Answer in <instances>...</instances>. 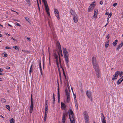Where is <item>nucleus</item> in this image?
<instances>
[{
    "label": "nucleus",
    "mask_w": 123,
    "mask_h": 123,
    "mask_svg": "<svg viewBox=\"0 0 123 123\" xmlns=\"http://www.w3.org/2000/svg\"><path fill=\"white\" fill-rule=\"evenodd\" d=\"M56 44L58 49V52L59 55V58L56 59V64L57 66V67L58 69H59V64L60 66L61 67H62L61 63V61L60 57V54H61V56H63V55L62 53V51L61 49V45L59 41H57V42L56 43Z\"/></svg>",
    "instance_id": "f257e3e1"
},
{
    "label": "nucleus",
    "mask_w": 123,
    "mask_h": 123,
    "mask_svg": "<svg viewBox=\"0 0 123 123\" xmlns=\"http://www.w3.org/2000/svg\"><path fill=\"white\" fill-rule=\"evenodd\" d=\"M92 62L93 67L94 68L96 72V75L98 78L99 77L100 75L99 73V67L97 63L96 58L95 57H93L92 58Z\"/></svg>",
    "instance_id": "f03ea898"
},
{
    "label": "nucleus",
    "mask_w": 123,
    "mask_h": 123,
    "mask_svg": "<svg viewBox=\"0 0 123 123\" xmlns=\"http://www.w3.org/2000/svg\"><path fill=\"white\" fill-rule=\"evenodd\" d=\"M62 51L64 55V58L66 63V65L67 67L68 68L69 65L68 62H69V54L67 51L66 49L65 48L63 47L62 48Z\"/></svg>",
    "instance_id": "7ed1b4c3"
},
{
    "label": "nucleus",
    "mask_w": 123,
    "mask_h": 123,
    "mask_svg": "<svg viewBox=\"0 0 123 123\" xmlns=\"http://www.w3.org/2000/svg\"><path fill=\"white\" fill-rule=\"evenodd\" d=\"M42 0V1L44 3L45 10L47 12L48 15L49 16H50L46 0Z\"/></svg>",
    "instance_id": "20e7f679"
},
{
    "label": "nucleus",
    "mask_w": 123,
    "mask_h": 123,
    "mask_svg": "<svg viewBox=\"0 0 123 123\" xmlns=\"http://www.w3.org/2000/svg\"><path fill=\"white\" fill-rule=\"evenodd\" d=\"M95 2H92L88 8V12H92L95 7Z\"/></svg>",
    "instance_id": "39448f33"
},
{
    "label": "nucleus",
    "mask_w": 123,
    "mask_h": 123,
    "mask_svg": "<svg viewBox=\"0 0 123 123\" xmlns=\"http://www.w3.org/2000/svg\"><path fill=\"white\" fill-rule=\"evenodd\" d=\"M63 116L62 117V123H65L66 117L67 116L68 113L65 112L63 113Z\"/></svg>",
    "instance_id": "423d86ee"
},
{
    "label": "nucleus",
    "mask_w": 123,
    "mask_h": 123,
    "mask_svg": "<svg viewBox=\"0 0 123 123\" xmlns=\"http://www.w3.org/2000/svg\"><path fill=\"white\" fill-rule=\"evenodd\" d=\"M98 14V10L97 9H95L94 11V14L93 15L92 17V19L95 20L97 18Z\"/></svg>",
    "instance_id": "0eeeda50"
},
{
    "label": "nucleus",
    "mask_w": 123,
    "mask_h": 123,
    "mask_svg": "<svg viewBox=\"0 0 123 123\" xmlns=\"http://www.w3.org/2000/svg\"><path fill=\"white\" fill-rule=\"evenodd\" d=\"M69 116L71 123H75L74 117V114L69 115Z\"/></svg>",
    "instance_id": "6e6552de"
},
{
    "label": "nucleus",
    "mask_w": 123,
    "mask_h": 123,
    "mask_svg": "<svg viewBox=\"0 0 123 123\" xmlns=\"http://www.w3.org/2000/svg\"><path fill=\"white\" fill-rule=\"evenodd\" d=\"M119 73V71H118L116 72L115 74L113 76L112 79V80H114L115 79H116L117 78Z\"/></svg>",
    "instance_id": "1a4fd4ad"
},
{
    "label": "nucleus",
    "mask_w": 123,
    "mask_h": 123,
    "mask_svg": "<svg viewBox=\"0 0 123 123\" xmlns=\"http://www.w3.org/2000/svg\"><path fill=\"white\" fill-rule=\"evenodd\" d=\"M83 115L84 116L85 120H89V116L86 111H84Z\"/></svg>",
    "instance_id": "9d476101"
},
{
    "label": "nucleus",
    "mask_w": 123,
    "mask_h": 123,
    "mask_svg": "<svg viewBox=\"0 0 123 123\" xmlns=\"http://www.w3.org/2000/svg\"><path fill=\"white\" fill-rule=\"evenodd\" d=\"M62 70H63V75H64V82L66 83H67V85H68V84L69 85L68 81V79L66 78V75H65V73L64 70V69L63 68H62Z\"/></svg>",
    "instance_id": "9b49d317"
},
{
    "label": "nucleus",
    "mask_w": 123,
    "mask_h": 123,
    "mask_svg": "<svg viewBox=\"0 0 123 123\" xmlns=\"http://www.w3.org/2000/svg\"><path fill=\"white\" fill-rule=\"evenodd\" d=\"M67 96L66 101L67 103H68L70 100V93L68 92H66Z\"/></svg>",
    "instance_id": "f8f14e48"
},
{
    "label": "nucleus",
    "mask_w": 123,
    "mask_h": 123,
    "mask_svg": "<svg viewBox=\"0 0 123 123\" xmlns=\"http://www.w3.org/2000/svg\"><path fill=\"white\" fill-rule=\"evenodd\" d=\"M86 94L88 98L91 100L92 98L91 97V92L89 90H87L86 92Z\"/></svg>",
    "instance_id": "ddd939ff"
},
{
    "label": "nucleus",
    "mask_w": 123,
    "mask_h": 123,
    "mask_svg": "<svg viewBox=\"0 0 123 123\" xmlns=\"http://www.w3.org/2000/svg\"><path fill=\"white\" fill-rule=\"evenodd\" d=\"M73 19L74 22L77 23L78 20V18L77 15H75L74 16H73Z\"/></svg>",
    "instance_id": "4468645a"
},
{
    "label": "nucleus",
    "mask_w": 123,
    "mask_h": 123,
    "mask_svg": "<svg viewBox=\"0 0 123 123\" xmlns=\"http://www.w3.org/2000/svg\"><path fill=\"white\" fill-rule=\"evenodd\" d=\"M101 115L102 116V117L101 118L102 123H106V121L105 119V117L102 113H101Z\"/></svg>",
    "instance_id": "2eb2a0df"
},
{
    "label": "nucleus",
    "mask_w": 123,
    "mask_h": 123,
    "mask_svg": "<svg viewBox=\"0 0 123 123\" xmlns=\"http://www.w3.org/2000/svg\"><path fill=\"white\" fill-rule=\"evenodd\" d=\"M33 108V101H31V104L30 108V113L32 112Z\"/></svg>",
    "instance_id": "dca6fc26"
},
{
    "label": "nucleus",
    "mask_w": 123,
    "mask_h": 123,
    "mask_svg": "<svg viewBox=\"0 0 123 123\" xmlns=\"http://www.w3.org/2000/svg\"><path fill=\"white\" fill-rule=\"evenodd\" d=\"M61 109H62L64 110L66 107V105L63 102L61 103Z\"/></svg>",
    "instance_id": "f3484780"
},
{
    "label": "nucleus",
    "mask_w": 123,
    "mask_h": 123,
    "mask_svg": "<svg viewBox=\"0 0 123 123\" xmlns=\"http://www.w3.org/2000/svg\"><path fill=\"white\" fill-rule=\"evenodd\" d=\"M123 80V76L118 80L117 82V84L118 85L119 84L122 82Z\"/></svg>",
    "instance_id": "a211bd4d"
},
{
    "label": "nucleus",
    "mask_w": 123,
    "mask_h": 123,
    "mask_svg": "<svg viewBox=\"0 0 123 123\" xmlns=\"http://www.w3.org/2000/svg\"><path fill=\"white\" fill-rule=\"evenodd\" d=\"M70 12L73 16H74L75 15H77L75 12V11L73 10H71L70 11Z\"/></svg>",
    "instance_id": "6ab92c4d"
},
{
    "label": "nucleus",
    "mask_w": 123,
    "mask_h": 123,
    "mask_svg": "<svg viewBox=\"0 0 123 123\" xmlns=\"http://www.w3.org/2000/svg\"><path fill=\"white\" fill-rule=\"evenodd\" d=\"M33 64H32L30 66V70H29V74L30 75H31V72L32 71L33 68H32Z\"/></svg>",
    "instance_id": "aec40b11"
},
{
    "label": "nucleus",
    "mask_w": 123,
    "mask_h": 123,
    "mask_svg": "<svg viewBox=\"0 0 123 123\" xmlns=\"http://www.w3.org/2000/svg\"><path fill=\"white\" fill-rule=\"evenodd\" d=\"M2 55L3 57H7L8 56L7 54L5 52L3 53Z\"/></svg>",
    "instance_id": "412c9836"
},
{
    "label": "nucleus",
    "mask_w": 123,
    "mask_h": 123,
    "mask_svg": "<svg viewBox=\"0 0 123 123\" xmlns=\"http://www.w3.org/2000/svg\"><path fill=\"white\" fill-rule=\"evenodd\" d=\"M54 56L56 59L59 58V56L58 57L57 55L55 53L54 54Z\"/></svg>",
    "instance_id": "4be33fe9"
},
{
    "label": "nucleus",
    "mask_w": 123,
    "mask_h": 123,
    "mask_svg": "<svg viewBox=\"0 0 123 123\" xmlns=\"http://www.w3.org/2000/svg\"><path fill=\"white\" fill-rule=\"evenodd\" d=\"M109 40H108L105 43V46L106 48L107 47L109 44Z\"/></svg>",
    "instance_id": "5701e85b"
},
{
    "label": "nucleus",
    "mask_w": 123,
    "mask_h": 123,
    "mask_svg": "<svg viewBox=\"0 0 123 123\" xmlns=\"http://www.w3.org/2000/svg\"><path fill=\"white\" fill-rule=\"evenodd\" d=\"M58 100L60 99L59 89L58 87Z\"/></svg>",
    "instance_id": "b1692460"
},
{
    "label": "nucleus",
    "mask_w": 123,
    "mask_h": 123,
    "mask_svg": "<svg viewBox=\"0 0 123 123\" xmlns=\"http://www.w3.org/2000/svg\"><path fill=\"white\" fill-rule=\"evenodd\" d=\"M39 67H40V72L42 75V70L41 69V63H40L39 64Z\"/></svg>",
    "instance_id": "393cba45"
},
{
    "label": "nucleus",
    "mask_w": 123,
    "mask_h": 123,
    "mask_svg": "<svg viewBox=\"0 0 123 123\" xmlns=\"http://www.w3.org/2000/svg\"><path fill=\"white\" fill-rule=\"evenodd\" d=\"M54 12L55 14L59 13L58 10L55 8L54 9Z\"/></svg>",
    "instance_id": "a878e982"
},
{
    "label": "nucleus",
    "mask_w": 123,
    "mask_h": 123,
    "mask_svg": "<svg viewBox=\"0 0 123 123\" xmlns=\"http://www.w3.org/2000/svg\"><path fill=\"white\" fill-rule=\"evenodd\" d=\"M122 47V45H121V44H120L117 47L116 49L117 50H118L121 47Z\"/></svg>",
    "instance_id": "bb28decb"
},
{
    "label": "nucleus",
    "mask_w": 123,
    "mask_h": 123,
    "mask_svg": "<svg viewBox=\"0 0 123 123\" xmlns=\"http://www.w3.org/2000/svg\"><path fill=\"white\" fill-rule=\"evenodd\" d=\"M10 123H14L15 120L13 118H12L11 120H10Z\"/></svg>",
    "instance_id": "cd10ccee"
},
{
    "label": "nucleus",
    "mask_w": 123,
    "mask_h": 123,
    "mask_svg": "<svg viewBox=\"0 0 123 123\" xmlns=\"http://www.w3.org/2000/svg\"><path fill=\"white\" fill-rule=\"evenodd\" d=\"M118 42V40H116L113 43V46L115 45Z\"/></svg>",
    "instance_id": "c85d7f7f"
},
{
    "label": "nucleus",
    "mask_w": 123,
    "mask_h": 123,
    "mask_svg": "<svg viewBox=\"0 0 123 123\" xmlns=\"http://www.w3.org/2000/svg\"><path fill=\"white\" fill-rule=\"evenodd\" d=\"M48 101L47 100L45 101V107H48Z\"/></svg>",
    "instance_id": "c756f323"
},
{
    "label": "nucleus",
    "mask_w": 123,
    "mask_h": 123,
    "mask_svg": "<svg viewBox=\"0 0 123 123\" xmlns=\"http://www.w3.org/2000/svg\"><path fill=\"white\" fill-rule=\"evenodd\" d=\"M68 113L69 115L73 114V111L71 110H70L69 111Z\"/></svg>",
    "instance_id": "7c9ffc66"
},
{
    "label": "nucleus",
    "mask_w": 123,
    "mask_h": 123,
    "mask_svg": "<svg viewBox=\"0 0 123 123\" xmlns=\"http://www.w3.org/2000/svg\"><path fill=\"white\" fill-rule=\"evenodd\" d=\"M13 48H14L15 49L19 50V48L16 46H13Z\"/></svg>",
    "instance_id": "2f4dec72"
},
{
    "label": "nucleus",
    "mask_w": 123,
    "mask_h": 123,
    "mask_svg": "<svg viewBox=\"0 0 123 123\" xmlns=\"http://www.w3.org/2000/svg\"><path fill=\"white\" fill-rule=\"evenodd\" d=\"M25 1L27 2V4L30 6V0H25Z\"/></svg>",
    "instance_id": "473e14b6"
},
{
    "label": "nucleus",
    "mask_w": 123,
    "mask_h": 123,
    "mask_svg": "<svg viewBox=\"0 0 123 123\" xmlns=\"http://www.w3.org/2000/svg\"><path fill=\"white\" fill-rule=\"evenodd\" d=\"M55 16H56V17H57L58 20H59L60 18H59V13H57V14H55Z\"/></svg>",
    "instance_id": "72a5a7b5"
},
{
    "label": "nucleus",
    "mask_w": 123,
    "mask_h": 123,
    "mask_svg": "<svg viewBox=\"0 0 123 123\" xmlns=\"http://www.w3.org/2000/svg\"><path fill=\"white\" fill-rule=\"evenodd\" d=\"M6 107L10 111V107L9 105H6Z\"/></svg>",
    "instance_id": "f704fd0d"
},
{
    "label": "nucleus",
    "mask_w": 123,
    "mask_h": 123,
    "mask_svg": "<svg viewBox=\"0 0 123 123\" xmlns=\"http://www.w3.org/2000/svg\"><path fill=\"white\" fill-rule=\"evenodd\" d=\"M1 101L3 103H5L6 102V100L4 98H2L1 99Z\"/></svg>",
    "instance_id": "c9c22d12"
},
{
    "label": "nucleus",
    "mask_w": 123,
    "mask_h": 123,
    "mask_svg": "<svg viewBox=\"0 0 123 123\" xmlns=\"http://www.w3.org/2000/svg\"><path fill=\"white\" fill-rule=\"evenodd\" d=\"M123 74V72H119V75L120 77H121L122 75Z\"/></svg>",
    "instance_id": "e433bc0d"
},
{
    "label": "nucleus",
    "mask_w": 123,
    "mask_h": 123,
    "mask_svg": "<svg viewBox=\"0 0 123 123\" xmlns=\"http://www.w3.org/2000/svg\"><path fill=\"white\" fill-rule=\"evenodd\" d=\"M112 15V13H110L108 15V17L109 18H110L111 17Z\"/></svg>",
    "instance_id": "4c0bfd02"
},
{
    "label": "nucleus",
    "mask_w": 123,
    "mask_h": 123,
    "mask_svg": "<svg viewBox=\"0 0 123 123\" xmlns=\"http://www.w3.org/2000/svg\"><path fill=\"white\" fill-rule=\"evenodd\" d=\"M110 37L109 35V34H108L106 36V37L108 39L107 40H109V38Z\"/></svg>",
    "instance_id": "58836bf2"
},
{
    "label": "nucleus",
    "mask_w": 123,
    "mask_h": 123,
    "mask_svg": "<svg viewBox=\"0 0 123 123\" xmlns=\"http://www.w3.org/2000/svg\"><path fill=\"white\" fill-rule=\"evenodd\" d=\"M48 52H49V63H50V52L49 50H48Z\"/></svg>",
    "instance_id": "ea45409f"
},
{
    "label": "nucleus",
    "mask_w": 123,
    "mask_h": 123,
    "mask_svg": "<svg viewBox=\"0 0 123 123\" xmlns=\"http://www.w3.org/2000/svg\"><path fill=\"white\" fill-rule=\"evenodd\" d=\"M85 123H89V120H85Z\"/></svg>",
    "instance_id": "a19ab883"
},
{
    "label": "nucleus",
    "mask_w": 123,
    "mask_h": 123,
    "mask_svg": "<svg viewBox=\"0 0 123 123\" xmlns=\"http://www.w3.org/2000/svg\"><path fill=\"white\" fill-rule=\"evenodd\" d=\"M47 115H45L44 117V121L45 122L46 121V119L47 118Z\"/></svg>",
    "instance_id": "79ce46f5"
},
{
    "label": "nucleus",
    "mask_w": 123,
    "mask_h": 123,
    "mask_svg": "<svg viewBox=\"0 0 123 123\" xmlns=\"http://www.w3.org/2000/svg\"><path fill=\"white\" fill-rule=\"evenodd\" d=\"M16 25L18 26H20V25L18 23L16 22Z\"/></svg>",
    "instance_id": "37998d69"
},
{
    "label": "nucleus",
    "mask_w": 123,
    "mask_h": 123,
    "mask_svg": "<svg viewBox=\"0 0 123 123\" xmlns=\"http://www.w3.org/2000/svg\"><path fill=\"white\" fill-rule=\"evenodd\" d=\"M74 101H76V96H75V95H74Z\"/></svg>",
    "instance_id": "c03bdc74"
},
{
    "label": "nucleus",
    "mask_w": 123,
    "mask_h": 123,
    "mask_svg": "<svg viewBox=\"0 0 123 123\" xmlns=\"http://www.w3.org/2000/svg\"><path fill=\"white\" fill-rule=\"evenodd\" d=\"M6 49H10L11 48L8 46H6L5 48Z\"/></svg>",
    "instance_id": "a18cd8bd"
},
{
    "label": "nucleus",
    "mask_w": 123,
    "mask_h": 123,
    "mask_svg": "<svg viewBox=\"0 0 123 123\" xmlns=\"http://www.w3.org/2000/svg\"><path fill=\"white\" fill-rule=\"evenodd\" d=\"M117 5V3H115L113 5V6L114 7H115Z\"/></svg>",
    "instance_id": "49530a36"
},
{
    "label": "nucleus",
    "mask_w": 123,
    "mask_h": 123,
    "mask_svg": "<svg viewBox=\"0 0 123 123\" xmlns=\"http://www.w3.org/2000/svg\"><path fill=\"white\" fill-rule=\"evenodd\" d=\"M32 96V94H31V101H33Z\"/></svg>",
    "instance_id": "de8ad7c7"
},
{
    "label": "nucleus",
    "mask_w": 123,
    "mask_h": 123,
    "mask_svg": "<svg viewBox=\"0 0 123 123\" xmlns=\"http://www.w3.org/2000/svg\"><path fill=\"white\" fill-rule=\"evenodd\" d=\"M53 100L54 101L55 100V96H54V93L53 94Z\"/></svg>",
    "instance_id": "09e8293b"
},
{
    "label": "nucleus",
    "mask_w": 123,
    "mask_h": 123,
    "mask_svg": "<svg viewBox=\"0 0 123 123\" xmlns=\"http://www.w3.org/2000/svg\"><path fill=\"white\" fill-rule=\"evenodd\" d=\"M25 19L26 20L28 21H29V18H25Z\"/></svg>",
    "instance_id": "8fccbe9b"
},
{
    "label": "nucleus",
    "mask_w": 123,
    "mask_h": 123,
    "mask_svg": "<svg viewBox=\"0 0 123 123\" xmlns=\"http://www.w3.org/2000/svg\"><path fill=\"white\" fill-rule=\"evenodd\" d=\"M48 113V111H45V115H47Z\"/></svg>",
    "instance_id": "3c124183"
},
{
    "label": "nucleus",
    "mask_w": 123,
    "mask_h": 123,
    "mask_svg": "<svg viewBox=\"0 0 123 123\" xmlns=\"http://www.w3.org/2000/svg\"><path fill=\"white\" fill-rule=\"evenodd\" d=\"M27 38L29 40V41H31V40L30 38H29L28 37H27Z\"/></svg>",
    "instance_id": "603ef678"
},
{
    "label": "nucleus",
    "mask_w": 123,
    "mask_h": 123,
    "mask_svg": "<svg viewBox=\"0 0 123 123\" xmlns=\"http://www.w3.org/2000/svg\"><path fill=\"white\" fill-rule=\"evenodd\" d=\"M6 69H10V67H6Z\"/></svg>",
    "instance_id": "864d4df0"
},
{
    "label": "nucleus",
    "mask_w": 123,
    "mask_h": 123,
    "mask_svg": "<svg viewBox=\"0 0 123 123\" xmlns=\"http://www.w3.org/2000/svg\"><path fill=\"white\" fill-rule=\"evenodd\" d=\"M59 76H60V80H61V73H59Z\"/></svg>",
    "instance_id": "5fc2aeb1"
},
{
    "label": "nucleus",
    "mask_w": 123,
    "mask_h": 123,
    "mask_svg": "<svg viewBox=\"0 0 123 123\" xmlns=\"http://www.w3.org/2000/svg\"><path fill=\"white\" fill-rule=\"evenodd\" d=\"M48 110V107H45V111H47Z\"/></svg>",
    "instance_id": "6e6d98bb"
},
{
    "label": "nucleus",
    "mask_w": 123,
    "mask_h": 123,
    "mask_svg": "<svg viewBox=\"0 0 123 123\" xmlns=\"http://www.w3.org/2000/svg\"><path fill=\"white\" fill-rule=\"evenodd\" d=\"M75 106H76V105H77V101H75Z\"/></svg>",
    "instance_id": "4d7b16f0"
},
{
    "label": "nucleus",
    "mask_w": 123,
    "mask_h": 123,
    "mask_svg": "<svg viewBox=\"0 0 123 123\" xmlns=\"http://www.w3.org/2000/svg\"><path fill=\"white\" fill-rule=\"evenodd\" d=\"M100 4L101 5H102L103 4V2L102 1H101L100 2Z\"/></svg>",
    "instance_id": "13d9d810"
},
{
    "label": "nucleus",
    "mask_w": 123,
    "mask_h": 123,
    "mask_svg": "<svg viewBox=\"0 0 123 123\" xmlns=\"http://www.w3.org/2000/svg\"><path fill=\"white\" fill-rule=\"evenodd\" d=\"M3 71V70L2 69L0 68V72H2Z\"/></svg>",
    "instance_id": "bf43d9fd"
},
{
    "label": "nucleus",
    "mask_w": 123,
    "mask_h": 123,
    "mask_svg": "<svg viewBox=\"0 0 123 123\" xmlns=\"http://www.w3.org/2000/svg\"><path fill=\"white\" fill-rule=\"evenodd\" d=\"M109 14V13L108 12H106L105 13V15H108Z\"/></svg>",
    "instance_id": "052dcab7"
},
{
    "label": "nucleus",
    "mask_w": 123,
    "mask_h": 123,
    "mask_svg": "<svg viewBox=\"0 0 123 123\" xmlns=\"http://www.w3.org/2000/svg\"><path fill=\"white\" fill-rule=\"evenodd\" d=\"M121 45H122V46L123 45V41L121 42Z\"/></svg>",
    "instance_id": "680f3d73"
},
{
    "label": "nucleus",
    "mask_w": 123,
    "mask_h": 123,
    "mask_svg": "<svg viewBox=\"0 0 123 123\" xmlns=\"http://www.w3.org/2000/svg\"><path fill=\"white\" fill-rule=\"evenodd\" d=\"M11 10L13 12H16L17 13V14H18V13L17 12H16V11H15L12 10Z\"/></svg>",
    "instance_id": "e2e57ef3"
},
{
    "label": "nucleus",
    "mask_w": 123,
    "mask_h": 123,
    "mask_svg": "<svg viewBox=\"0 0 123 123\" xmlns=\"http://www.w3.org/2000/svg\"><path fill=\"white\" fill-rule=\"evenodd\" d=\"M5 34L6 35H10L9 34H8V33H5Z\"/></svg>",
    "instance_id": "0e129e2a"
},
{
    "label": "nucleus",
    "mask_w": 123,
    "mask_h": 123,
    "mask_svg": "<svg viewBox=\"0 0 123 123\" xmlns=\"http://www.w3.org/2000/svg\"><path fill=\"white\" fill-rule=\"evenodd\" d=\"M0 117L3 118H4V117H3L1 115H0Z\"/></svg>",
    "instance_id": "69168bd1"
},
{
    "label": "nucleus",
    "mask_w": 123,
    "mask_h": 123,
    "mask_svg": "<svg viewBox=\"0 0 123 123\" xmlns=\"http://www.w3.org/2000/svg\"><path fill=\"white\" fill-rule=\"evenodd\" d=\"M8 25L9 26L12 27V26L9 24H8Z\"/></svg>",
    "instance_id": "338daca9"
},
{
    "label": "nucleus",
    "mask_w": 123,
    "mask_h": 123,
    "mask_svg": "<svg viewBox=\"0 0 123 123\" xmlns=\"http://www.w3.org/2000/svg\"><path fill=\"white\" fill-rule=\"evenodd\" d=\"M107 25H107V24H106V25H105L104 27H106V26Z\"/></svg>",
    "instance_id": "774afa93"
}]
</instances>
